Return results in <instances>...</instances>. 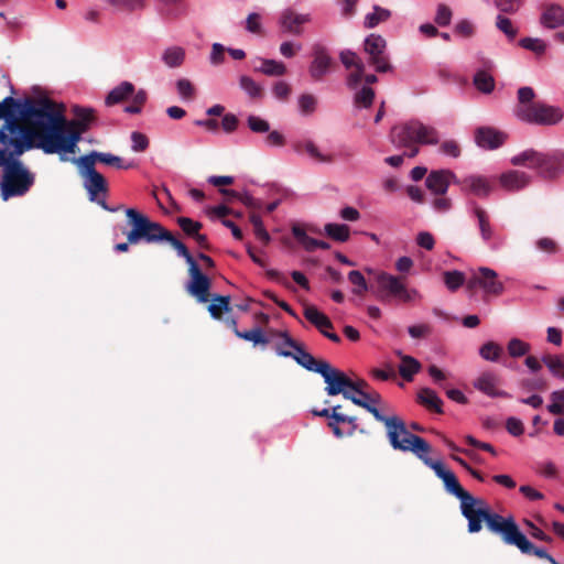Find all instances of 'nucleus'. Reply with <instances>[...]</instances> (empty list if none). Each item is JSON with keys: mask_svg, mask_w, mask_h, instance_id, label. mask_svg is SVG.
<instances>
[{"mask_svg": "<svg viewBox=\"0 0 564 564\" xmlns=\"http://www.w3.org/2000/svg\"><path fill=\"white\" fill-rule=\"evenodd\" d=\"M391 17V12L388 9L381 8L380 6L373 7V12L368 13L365 17L364 25L367 29H373L379 23L386 22Z\"/></svg>", "mask_w": 564, "mask_h": 564, "instance_id": "ea45409f", "label": "nucleus"}, {"mask_svg": "<svg viewBox=\"0 0 564 564\" xmlns=\"http://www.w3.org/2000/svg\"><path fill=\"white\" fill-rule=\"evenodd\" d=\"M500 185L509 192H518L531 183V176L522 171L511 170L499 177Z\"/></svg>", "mask_w": 564, "mask_h": 564, "instance_id": "393cba45", "label": "nucleus"}, {"mask_svg": "<svg viewBox=\"0 0 564 564\" xmlns=\"http://www.w3.org/2000/svg\"><path fill=\"white\" fill-rule=\"evenodd\" d=\"M444 282L448 290L456 291L465 283V275L457 270L446 271L444 272Z\"/></svg>", "mask_w": 564, "mask_h": 564, "instance_id": "864d4df0", "label": "nucleus"}, {"mask_svg": "<svg viewBox=\"0 0 564 564\" xmlns=\"http://www.w3.org/2000/svg\"><path fill=\"white\" fill-rule=\"evenodd\" d=\"M355 104L360 107L368 108L375 99V91L371 87L364 86L355 94Z\"/></svg>", "mask_w": 564, "mask_h": 564, "instance_id": "6e6d98bb", "label": "nucleus"}, {"mask_svg": "<svg viewBox=\"0 0 564 564\" xmlns=\"http://www.w3.org/2000/svg\"><path fill=\"white\" fill-rule=\"evenodd\" d=\"M23 102L14 99L13 97H6L0 102V119L13 118L20 111Z\"/></svg>", "mask_w": 564, "mask_h": 564, "instance_id": "79ce46f5", "label": "nucleus"}, {"mask_svg": "<svg viewBox=\"0 0 564 564\" xmlns=\"http://www.w3.org/2000/svg\"><path fill=\"white\" fill-rule=\"evenodd\" d=\"M488 530L499 534L506 544L517 546L523 554L535 555L539 558L546 560L549 563L554 560L544 549L535 546L528 540L520 531L512 517L505 518L498 514V517L490 522Z\"/></svg>", "mask_w": 564, "mask_h": 564, "instance_id": "9d476101", "label": "nucleus"}, {"mask_svg": "<svg viewBox=\"0 0 564 564\" xmlns=\"http://www.w3.org/2000/svg\"><path fill=\"white\" fill-rule=\"evenodd\" d=\"M496 8L506 14H514L523 4V0H494Z\"/></svg>", "mask_w": 564, "mask_h": 564, "instance_id": "13d9d810", "label": "nucleus"}, {"mask_svg": "<svg viewBox=\"0 0 564 564\" xmlns=\"http://www.w3.org/2000/svg\"><path fill=\"white\" fill-rule=\"evenodd\" d=\"M404 443L405 444L399 451L414 454L443 480L446 491L460 500V511L468 520L469 533L479 532L482 529V522L486 523L487 528L490 527V522L498 517V513L491 512L486 507L484 500L477 499L466 491L459 484L455 474L446 469L442 462L433 460L429 457L432 447L423 437L413 434Z\"/></svg>", "mask_w": 564, "mask_h": 564, "instance_id": "f03ea898", "label": "nucleus"}, {"mask_svg": "<svg viewBox=\"0 0 564 564\" xmlns=\"http://www.w3.org/2000/svg\"><path fill=\"white\" fill-rule=\"evenodd\" d=\"M519 45L525 50L534 52L538 55L543 54L546 48V45L542 40L533 37L521 39Z\"/></svg>", "mask_w": 564, "mask_h": 564, "instance_id": "052dcab7", "label": "nucleus"}, {"mask_svg": "<svg viewBox=\"0 0 564 564\" xmlns=\"http://www.w3.org/2000/svg\"><path fill=\"white\" fill-rule=\"evenodd\" d=\"M108 2L120 10L129 12L145 8V0H108Z\"/></svg>", "mask_w": 564, "mask_h": 564, "instance_id": "4d7b16f0", "label": "nucleus"}, {"mask_svg": "<svg viewBox=\"0 0 564 564\" xmlns=\"http://www.w3.org/2000/svg\"><path fill=\"white\" fill-rule=\"evenodd\" d=\"M131 142H132L131 149L134 152H143L149 147V139H148V137L145 134L141 133V132H138V131H134V132L131 133Z\"/></svg>", "mask_w": 564, "mask_h": 564, "instance_id": "338daca9", "label": "nucleus"}, {"mask_svg": "<svg viewBox=\"0 0 564 564\" xmlns=\"http://www.w3.org/2000/svg\"><path fill=\"white\" fill-rule=\"evenodd\" d=\"M501 354L502 347L495 341H487L479 349L480 357L487 361H497Z\"/></svg>", "mask_w": 564, "mask_h": 564, "instance_id": "49530a36", "label": "nucleus"}, {"mask_svg": "<svg viewBox=\"0 0 564 564\" xmlns=\"http://www.w3.org/2000/svg\"><path fill=\"white\" fill-rule=\"evenodd\" d=\"M458 186L463 193L470 194L479 198H487L494 189V184L489 178L476 174L458 178Z\"/></svg>", "mask_w": 564, "mask_h": 564, "instance_id": "6ab92c4d", "label": "nucleus"}, {"mask_svg": "<svg viewBox=\"0 0 564 564\" xmlns=\"http://www.w3.org/2000/svg\"><path fill=\"white\" fill-rule=\"evenodd\" d=\"M177 225L181 227L183 232L188 237H194L202 229L203 225L199 221L193 220L188 217H178L176 219Z\"/></svg>", "mask_w": 564, "mask_h": 564, "instance_id": "603ef678", "label": "nucleus"}, {"mask_svg": "<svg viewBox=\"0 0 564 564\" xmlns=\"http://www.w3.org/2000/svg\"><path fill=\"white\" fill-rule=\"evenodd\" d=\"M514 166H525L536 171L544 180H555L564 174V152H541L534 149H527L510 159Z\"/></svg>", "mask_w": 564, "mask_h": 564, "instance_id": "0eeeda50", "label": "nucleus"}, {"mask_svg": "<svg viewBox=\"0 0 564 564\" xmlns=\"http://www.w3.org/2000/svg\"><path fill=\"white\" fill-rule=\"evenodd\" d=\"M148 100V94L144 89H140L132 96L131 105L124 107V112L130 115H139Z\"/></svg>", "mask_w": 564, "mask_h": 564, "instance_id": "09e8293b", "label": "nucleus"}, {"mask_svg": "<svg viewBox=\"0 0 564 564\" xmlns=\"http://www.w3.org/2000/svg\"><path fill=\"white\" fill-rule=\"evenodd\" d=\"M304 317L314 325L321 334L324 335V332H328L334 328V325L329 317L319 312L314 305H306L304 307Z\"/></svg>", "mask_w": 564, "mask_h": 564, "instance_id": "cd10ccee", "label": "nucleus"}, {"mask_svg": "<svg viewBox=\"0 0 564 564\" xmlns=\"http://www.w3.org/2000/svg\"><path fill=\"white\" fill-rule=\"evenodd\" d=\"M189 282L187 284V292L196 297L199 303H206L210 299L209 290L212 282L199 269L197 263L188 267Z\"/></svg>", "mask_w": 564, "mask_h": 564, "instance_id": "a211bd4d", "label": "nucleus"}, {"mask_svg": "<svg viewBox=\"0 0 564 564\" xmlns=\"http://www.w3.org/2000/svg\"><path fill=\"white\" fill-rule=\"evenodd\" d=\"M499 377L490 371L481 373L474 382V387L491 398H510V394L499 389Z\"/></svg>", "mask_w": 564, "mask_h": 564, "instance_id": "412c9836", "label": "nucleus"}, {"mask_svg": "<svg viewBox=\"0 0 564 564\" xmlns=\"http://www.w3.org/2000/svg\"><path fill=\"white\" fill-rule=\"evenodd\" d=\"M542 361L554 377L564 380V355H545Z\"/></svg>", "mask_w": 564, "mask_h": 564, "instance_id": "58836bf2", "label": "nucleus"}, {"mask_svg": "<svg viewBox=\"0 0 564 564\" xmlns=\"http://www.w3.org/2000/svg\"><path fill=\"white\" fill-rule=\"evenodd\" d=\"M563 20L564 9L557 4L549 6L541 15V23L549 29L563 25Z\"/></svg>", "mask_w": 564, "mask_h": 564, "instance_id": "c756f323", "label": "nucleus"}, {"mask_svg": "<svg viewBox=\"0 0 564 564\" xmlns=\"http://www.w3.org/2000/svg\"><path fill=\"white\" fill-rule=\"evenodd\" d=\"M126 216L131 229L124 234L131 243L166 241L177 251L180 257L185 259L188 267L196 263L187 247L161 224L152 221L148 216L134 208H127Z\"/></svg>", "mask_w": 564, "mask_h": 564, "instance_id": "20e7f679", "label": "nucleus"}, {"mask_svg": "<svg viewBox=\"0 0 564 564\" xmlns=\"http://www.w3.org/2000/svg\"><path fill=\"white\" fill-rule=\"evenodd\" d=\"M260 62L261 65L256 70L267 76H283L286 73V66L282 62L268 58H260Z\"/></svg>", "mask_w": 564, "mask_h": 564, "instance_id": "c9c22d12", "label": "nucleus"}, {"mask_svg": "<svg viewBox=\"0 0 564 564\" xmlns=\"http://www.w3.org/2000/svg\"><path fill=\"white\" fill-rule=\"evenodd\" d=\"M398 356L401 358V365L399 366L400 376L406 380L412 381L415 373L421 369V364L413 357L403 355L398 351Z\"/></svg>", "mask_w": 564, "mask_h": 564, "instance_id": "473e14b6", "label": "nucleus"}, {"mask_svg": "<svg viewBox=\"0 0 564 564\" xmlns=\"http://www.w3.org/2000/svg\"><path fill=\"white\" fill-rule=\"evenodd\" d=\"M40 102H45L44 98H26L23 101L19 115L26 124H22L14 116L13 118H7V122L1 127L0 142L6 147L8 155L20 156L34 147L42 150L41 124H45L46 119L30 111L31 109L37 110Z\"/></svg>", "mask_w": 564, "mask_h": 564, "instance_id": "7ed1b4c3", "label": "nucleus"}, {"mask_svg": "<svg viewBox=\"0 0 564 564\" xmlns=\"http://www.w3.org/2000/svg\"><path fill=\"white\" fill-rule=\"evenodd\" d=\"M348 280L349 282L355 286L352 289V293L361 296L367 291H370V285L367 283L365 276L362 273L358 270H352L348 273Z\"/></svg>", "mask_w": 564, "mask_h": 564, "instance_id": "c03bdc74", "label": "nucleus"}, {"mask_svg": "<svg viewBox=\"0 0 564 564\" xmlns=\"http://www.w3.org/2000/svg\"><path fill=\"white\" fill-rule=\"evenodd\" d=\"M230 311V297L227 295H213L208 312L214 318H220L224 312Z\"/></svg>", "mask_w": 564, "mask_h": 564, "instance_id": "4c0bfd02", "label": "nucleus"}, {"mask_svg": "<svg viewBox=\"0 0 564 564\" xmlns=\"http://www.w3.org/2000/svg\"><path fill=\"white\" fill-rule=\"evenodd\" d=\"M387 42L379 34H370L364 41V51L368 55V63L373 66L378 73H388L392 70L389 56L386 53Z\"/></svg>", "mask_w": 564, "mask_h": 564, "instance_id": "4468645a", "label": "nucleus"}, {"mask_svg": "<svg viewBox=\"0 0 564 564\" xmlns=\"http://www.w3.org/2000/svg\"><path fill=\"white\" fill-rule=\"evenodd\" d=\"M235 335L238 338L253 343V345H267L269 343L268 338L264 336V334L260 327H254L250 330H243V332L239 330V329H235Z\"/></svg>", "mask_w": 564, "mask_h": 564, "instance_id": "a19ab883", "label": "nucleus"}, {"mask_svg": "<svg viewBox=\"0 0 564 564\" xmlns=\"http://www.w3.org/2000/svg\"><path fill=\"white\" fill-rule=\"evenodd\" d=\"M176 88L180 96L184 99H193L195 97V87L186 78H181L176 82Z\"/></svg>", "mask_w": 564, "mask_h": 564, "instance_id": "0e129e2a", "label": "nucleus"}, {"mask_svg": "<svg viewBox=\"0 0 564 564\" xmlns=\"http://www.w3.org/2000/svg\"><path fill=\"white\" fill-rule=\"evenodd\" d=\"M391 142L394 145H408L412 143L437 144L440 141L438 131L430 126H425L419 120L397 124L391 129Z\"/></svg>", "mask_w": 564, "mask_h": 564, "instance_id": "9b49d317", "label": "nucleus"}, {"mask_svg": "<svg viewBox=\"0 0 564 564\" xmlns=\"http://www.w3.org/2000/svg\"><path fill=\"white\" fill-rule=\"evenodd\" d=\"M417 402L430 411H434L440 414L443 413V401L440 399L436 392L430 388H423L419 391Z\"/></svg>", "mask_w": 564, "mask_h": 564, "instance_id": "7c9ffc66", "label": "nucleus"}, {"mask_svg": "<svg viewBox=\"0 0 564 564\" xmlns=\"http://www.w3.org/2000/svg\"><path fill=\"white\" fill-rule=\"evenodd\" d=\"M477 286L481 288L485 293L496 296L502 294L505 290L502 282L498 280L497 272L486 267L479 268L467 281L468 290H474Z\"/></svg>", "mask_w": 564, "mask_h": 564, "instance_id": "dca6fc26", "label": "nucleus"}, {"mask_svg": "<svg viewBox=\"0 0 564 564\" xmlns=\"http://www.w3.org/2000/svg\"><path fill=\"white\" fill-rule=\"evenodd\" d=\"M507 348H508V352L511 357L519 358V357L527 355L530 351L531 346H530V344H528L519 338H512L509 340Z\"/></svg>", "mask_w": 564, "mask_h": 564, "instance_id": "3c124183", "label": "nucleus"}, {"mask_svg": "<svg viewBox=\"0 0 564 564\" xmlns=\"http://www.w3.org/2000/svg\"><path fill=\"white\" fill-rule=\"evenodd\" d=\"M159 12L166 20H175L185 13L183 0H158Z\"/></svg>", "mask_w": 564, "mask_h": 564, "instance_id": "2f4dec72", "label": "nucleus"}, {"mask_svg": "<svg viewBox=\"0 0 564 564\" xmlns=\"http://www.w3.org/2000/svg\"><path fill=\"white\" fill-rule=\"evenodd\" d=\"M241 89H243L250 98L260 99L263 97V88L251 77L243 75L239 79Z\"/></svg>", "mask_w": 564, "mask_h": 564, "instance_id": "a18cd8bd", "label": "nucleus"}, {"mask_svg": "<svg viewBox=\"0 0 564 564\" xmlns=\"http://www.w3.org/2000/svg\"><path fill=\"white\" fill-rule=\"evenodd\" d=\"M452 20V10L446 4H438L436 15H435V22L440 26H446L451 23Z\"/></svg>", "mask_w": 564, "mask_h": 564, "instance_id": "774afa93", "label": "nucleus"}, {"mask_svg": "<svg viewBox=\"0 0 564 564\" xmlns=\"http://www.w3.org/2000/svg\"><path fill=\"white\" fill-rule=\"evenodd\" d=\"M311 55L313 59L308 67L310 76L312 80L321 82L333 67L334 61L327 47L321 43H315L312 46Z\"/></svg>", "mask_w": 564, "mask_h": 564, "instance_id": "f3484780", "label": "nucleus"}, {"mask_svg": "<svg viewBox=\"0 0 564 564\" xmlns=\"http://www.w3.org/2000/svg\"><path fill=\"white\" fill-rule=\"evenodd\" d=\"M319 375L324 378L325 391L328 395L343 394L345 399L350 398L348 388H354L352 380L343 371L327 362L325 367L321 368Z\"/></svg>", "mask_w": 564, "mask_h": 564, "instance_id": "2eb2a0df", "label": "nucleus"}, {"mask_svg": "<svg viewBox=\"0 0 564 564\" xmlns=\"http://www.w3.org/2000/svg\"><path fill=\"white\" fill-rule=\"evenodd\" d=\"M316 98L312 94H303L299 97V107L302 113L310 115L315 111Z\"/></svg>", "mask_w": 564, "mask_h": 564, "instance_id": "e2e57ef3", "label": "nucleus"}, {"mask_svg": "<svg viewBox=\"0 0 564 564\" xmlns=\"http://www.w3.org/2000/svg\"><path fill=\"white\" fill-rule=\"evenodd\" d=\"M365 64H359L358 67L354 68V72H351L347 76V86L350 89H357V87L360 85L361 80L365 77Z\"/></svg>", "mask_w": 564, "mask_h": 564, "instance_id": "69168bd1", "label": "nucleus"}, {"mask_svg": "<svg viewBox=\"0 0 564 564\" xmlns=\"http://www.w3.org/2000/svg\"><path fill=\"white\" fill-rule=\"evenodd\" d=\"M15 158L8 155L7 149H0V166L4 167L0 182L3 200L24 195L34 183L33 175Z\"/></svg>", "mask_w": 564, "mask_h": 564, "instance_id": "6e6552de", "label": "nucleus"}, {"mask_svg": "<svg viewBox=\"0 0 564 564\" xmlns=\"http://www.w3.org/2000/svg\"><path fill=\"white\" fill-rule=\"evenodd\" d=\"M507 135L491 127H480L475 132L476 143L484 149L494 150L502 145Z\"/></svg>", "mask_w": 564, "mask_h": 564, "instance_id": "4be33fe9", "label": "nucleus"}, {"mask_svg": "<svg viewBox=\"0 0 564 564\" xmlns=\"http://www.w3.org/2000/svg\"><path fill=\"white\" fill-rule=\"evenodd\" d=\"M292 235L306 251L313 252L316 250L317 239L310 237L299 225L292 227Z\"/></svg>", "mask_w": 564, "mask_h": 564, "instance_id": "37998d69", "label": "nucleus"}, {"mask_svg": "<svg viewBox=\"0 0 564 564\" xmlns=\"http://www.w3.org/2000/svg\"><path fill=\"white\" fill-rule=\"evenodd\" d=\"M82 158H87L91 161V165L95 166L96 162H100L110 166H113L119 170H128L134 167L133 162L124 163V161L115 154L91 151L90 153L83 155Z\"/></svg>", "mask_w": 564, "mask_h": 564, "instance_id": "bb28decb", "label": "nucleus"}, {"mask_svg": "<svg viewBox=\"0 0 564 564\" xmlns=\"http://www.w3.org/2000/svg\"><path fill=\"white\" fill-rule=\"evenodd\" d=\"M79 169V174L84 177V187L88 192L89 199L97 202L104 209L116 212L119 208H110L105 199H98L99 194L108 193L106 178L91 165V161L87 158H77L72 160Z\"/></svg>", "mask_w": 564, "mask_h": 564, "instance_id": "f8f14e48", "label": "nucleus"}, {"mask_svg": "<svg viewBox=\"0 0 564 564\" xmlns=\"http://www.w3.org/2000/svg\"><path fill=\"white\" fill-rule=\"evenodd\" d=\"M370 292L382 303L409 304L421 297L415 289L405 284V279L383 271L375 272Z\"/></svg>", "mask_w": 564, "mask_h": 564, "instance_id": "1a4fd4ad", "label": "nucleus"}, {"mask_svg": "<svg viewBox=\"0 0 564 564\" xmlns=\"http://www.w3.org/2000/svg\"><path fill=\"white\" fill-rule=\"evenodd\" d=\"M308 14H297L293 10L288 9L281 13L280 25L284 32L300 35L302 33L301 25L310 22Z\"/></svg>", "mask_w": 564, "mask_h": 564, "instance_id": "a878e982", "label": "nucleus"}, {"mask_svg": "<svg viewBox=\"0 0 564 564\" xmlns=\"http://www.w3.org/2000/svg\"><path fill=\"white\" fill-rule=\"evenodd\" d=\"M249 220L253 227V232L256 237L264 245H267L270 241V235L265 230L261 217L256 214L251 213L249 216Z\"/></svg>", "mask_w": 564, "mask_h": 564, "instance_id": "8fccbe9b", "label": "nucleus"}, {"mask_svg": "<svg viewBox=\"0 0 564 564\" xmlns=\"http://www.w3.org/2000/svg\"><path fill=\"white\" fill-rule=\"evenodd\" d=\"M473 83L484 94H490L495 89L494 76L485 69H480L474 75Z\"/></svg>", "mask_w": 564, "mask_h": 564, "instance_id": "e433bc0d", "label": "nucleus"}, {"mask_svg": "<svg viewBox=\"0 0 564 564\" xmlns=\"http://www.w3.org/2000/svg\"><path fill=\"white\" fill-rule=\"evenodd\" d=\"M346 400H350L354 404L364 408L371 413L378 422L384 424L387 438L394 451H399L405 444L404 442L413 435V433L406 429L405 422L401 417L398 415L386 416L377 409L376 404L381 401V395L378 392L364 391L359 394L350 392V398Z\"/></svg>", "mask_w": 564, "mask_h": 564, "instance_id": "39448f33", "label": "nucleus"}, {"mask_svg": "<svg viewBox=\"0 0 564 564\" xmlns=\"http://www.w3.org/2000/svg\"><path fill=\"white\" fill-rule=\"evenodd\" d=\"M162 61L171 68L180 67L185 61V50L181 46L167 47L162 54Z\"/></svg>", "mask_w": 564, "mask_h": 564, "instance_id": "72a5a7b5", "label": "nucleus"}, {"mask_svg": "<svg viewBox=\"0 0 564 564\" xmlns=\"http://www.w3.org/2000/svg\"><path fill=\"white\" fill-rule=\"evenodd\" d=\"M325 234L337 242H346L350 237V229L344 224L328 223L324 226Z\"/></svg>", "mask_w": 564, "mask_h": 564, "instance_id": "f704fd0d", "label": "nucleus"}, {"mask_svg": "<svg viewBox=\"0 0 564 564\" xmlns=\"http://www.w3.org/2000/svg\"><path fill=\"white\" fill-rule=\"evenodd\" d=\"M451 183L458 185V177L451 170L432 171L425 180L427 189L436 196L445 195Z\"/></svg>", "mask_w": 564, "mask_h": 564, "instance_id": "aec40b11", "label": "nucleus"}, {"mask_svg": "<svg viewBox=\"0 0 564 564\" xmlns=\"http://www.w3.org/2000/svg\"><path fill=\"white\" fill-rule=\"evenodd\" d=\"M135 93V87L130 82H122L118 86L113 87L106 96L105 104L107 106H113L120 104L128 98L132 97Z\"/></svg>", "mask_w": 564, "mask_h": 564, "instance_id": "c85d7f7f", "label": "nucleus"}, {"mask_svg": "<svg viewBox=\"0 0 564 564\" xmlns=\"http://www.w3.org/2000/svg\"><path fill=\"white\" fill-rule=\"evenodd\" d=\"M471 210L473 215L477 219L478 229L482 241L488 245L491 243L496 239V232L490 223L488 213L475 202L471 203Z\"/></svg>", "mask_w": 564, "mask_h": 564, "instance_id": "b1692460", "label": "nucleus"}, {"mask_svg": "<svg viewBox=\"0 0 564 564\" xmlns=\"http://www.w3.org/2000/svg\"><path fill=\"white\" fill-rule=\"evenodd\" d=\"M292 149L297 154H307L311 159L319 163H332V154H323L315 142L311 139H299L292 142Z\"/></svg>", "mask_w": 564, "mask_h": 564, "instance_id": "5701e85b", "label": "nucleus"}, {"mask_svg": "<svg viewBox=\"0 0 564 564\" xmlns=\"http://www.w3.org/2000/svg\"><path fill=\"white\" fill-rule=\"evenodd\" d=\"M551 403L547 405V411L552 414H564V389L553 391L550 395Z\"/></svg>", "mask_w": 564, "mask_h": 564, "instance_id": "5fc2aeb1", "label": "nucleus"}, {"mask_svg": "<svg viewBox=\"0 0 564 564\" xmlns=\"http://www.w3.org/2000/svg\"><path fill=\"white\" fill-rule=\"evenodd\" d=\"M339 59L347 69L356 68L359 66V64H364L361 58L350 50L341 51L339 53Z\"/></svg>", "mask_w": 564, "mask_h": 564, "instance_id": "680f3d73", "label": "nucleus"}, {"mask_svg": "<svg viewBox=\"0 0 564 564\" xmlns=\"http://www.w3.org/2000/svg\"><path fill=\"white\" fill-rule=\"evenodd\" d=\"M271 336L284 338V344L288 345L289 348L294 349V351H291L282 349L281 345H275L274 349L279 356L290 357L306 370L316 373H319L321 368L326 366L327 361L316 359L314 356H312L304 349L302 344L293 339L288 332L272 330Z\"/></svg>", "mask_w": 564, "mask_h": 564, "instance_id": "ddd939ff", "label": "nucleus"}, {"mask_svg": "<svg viewBox=\"0 0 564 564\" xmlns=\"http://www.w3.org/2000/svg\"><path fill=\"white\" fill-rule=\"evenodd\" d=\"M518 119L539 126H552L560 122L563 113L560 108L535 100V91L529 86L518 89V104L514 107Z\"/></svg>", "mask_w": 564, "mask_h": 564, "instance_id": "423d86ee", "label": "nucleus"}, {"mask_svg": "<svg viewBox=\"0 0 564 564\" xmlns=\"http://www.w3.org/2000/svg\"><path fill=\"white\" fill-rule=\"evenodd\" d=\"M496 28L501 31L509 41H513L518 35V28L513 25L509 18L502 14L497 15Z\"/></svg>", "mask_w": 564, "mask_h": 564, "instance_id": "de8ad7c7", "label": "nucleus"}, {"mask_svg": "<svg viewBox=\"0 0 564 564\" xmlns=\"http://www.w3.org/2000/svg\"><path fill=\"white\" fill-rule=\"evenodd\" d=\"M44 100L45 102H40V108L32 112L46 119V123L41 124L43 152L46 154L76 153L82 135L89 130L91 123L96 120L94 109L74 106L72 112L75 118L69 120L65 117V106L63 104L58 105L46 97H44Z\"/></svg>", "mask_w": 564, "mask_h": 564, "instance_id": "f257e3e1", "label": "nucleus"}, {"mask_svg": "<svg viewBox=\"0 0 564 564\" xmlns=\"http://www.w3.org/2000/svg\"><path fill=\"white\" fill-rule=\"evenodd\" d=\"M248 128L254 133H267L270 130V123L254 115L247 118Z\"/></svg>", "mask_w": 564, "mask_h": 564, "instance_id": "bf43d9fd", "label": "nucleus"}]
</instances>
